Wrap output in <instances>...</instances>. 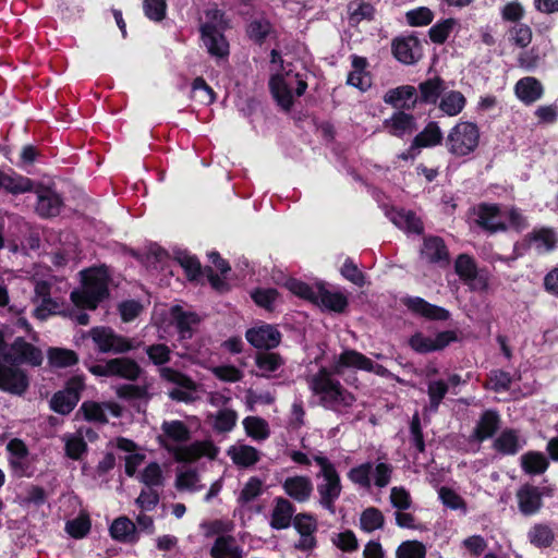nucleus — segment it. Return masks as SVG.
Returning a JSON list of instances; mask_svg holds the SVG:
<instances>
[{
    "instance_id": "nucleus-42",
    "label": "nucleus",
    "mask_w": 558,
    "mask_h": 558,
    "mask_svg": "<svg viewBox=\"0 0 558 558\" xmlns=\"http://www.w3.org/2000/svg\"><path fill=\"white\" fill-rule=\"evenodd\" d=\"M527 538L536 548H548L555 541V533L549 525L536 523L529 530Z\"/></svg>"
},
{
    "instance_id": "nucleus-1",
    "label": "nucleus",
    "mask_w": 558,
    "mask_h": 558,
    "mask_svg": "<svg viewBox=\"0 0 558 558\" xmlns=\"http://www.w3.org/2000/svg\"><path fill=\"white\" fill-rule=\"evenodd\" d=\"M81 288L71 292L70 299L81 310L95 311L110 298L111 274L105 264L80 271Z\"/></svg>"
},
{
    "instance_id": "nucleus-39",
    "label": "nucleus",
    "mask_w": 558,
    "mask_h": 558,
    "mask_svg": "<svg viewBox=\"0 0 558 558\" xmlns=\"http://www.w3.org/2000/svg\"><path fill=\"white\" fill-rule=\"evenodd\" d=\"M245 32L250 40L255 45L262 46L274 32V27L267 17L262 16L247 23Z\"/></svg>"
},
{
    "instance_id": "nucleus-33",
    "label": "nucleus",
    "mask_w": 558,
    "mask_h": 558,
    "mask_svg": "<svg viewBox=\"0 0 558 558\" xmlns=\"http://www.w3.org/2000/svg\"><path fill=\"white\" fill-rule=\"evenodd\" d=\"M171 315L181 339H191L193 336L192 326L198 324L197 314L185 312L179 305L171 308Z\"/></svg>"
},
{
    "instance_id": "nucleus-47",
    "label": "nucleus",
    "mask_w": 558,
    "mask_h": 558,
    "mask_svg": "<svg viewBox=\"0 0 558 558\" xmlns=\"http://www.w3.org/2000/svg\"><path fill=\"white\" fill-rule=\"evenodd\" d=\"M78 403V397L73 398L63 390L53 393L49 401L50 409L61 415L70 414Z\"/></svg>"
},
{
    "instance_id": "nucleus-6",
    "label": "nucleus",
    "mask_w": 558,
    "mask_h": 558,
    "mask_svg": "<svg viewBox=\"0 0 558 558\" xmlns=\"http://www.w3.org/2000/svg\"><path fill=\"white\" fill-rule=\"evenodd\" d=\"M2 360L20 367L23 364L39 367L44 362V354L41 349L27 342L24 337H16L13 342L8 345L5 353H2Z\"/></svg>"
},
{
    "instance_id": "nucleus-10",
    "label": "nucleus",
    "mask_w": 558,
    "mask_h": 558,
    "mask_svg": "<svg viewBox=\"0 0 558 558\" xmlns=\"http://www.w3.org/2000/svg\"><path fill=\"white\" fill-rule=\"evenodd\" d=\"M549 492L547 487H538L530 483L522 484L515 493L520 513L524 517L538 513L544 507L543 497L549 496Z\"/></svg>"
},
{
    "instance_id": "nucleus-58",
    "label": "nucleus",
    "mask_w": 558,
    "mask_h": 558,
    "mask_svg": "<svg viewBox=\"0 0 558 558\" xmlns=\"http://www.w3.org/2000/svg\"><path fill=\"white\" fill-rule=\"evenodd\" d=\"M292 524L300 535L310 536L311 533H316L318 530L317 519L310 512L296 513Z\"/></svg>"
},
{
    "instance_id": "nucleus-21",
    "label": "nucleus",
    "mask_w": 558,
    "mask_h": 558,
    "mask_svg": "<svg viewBox=\"0 0 558 558\" xmlns=\"http://www.w3.org/2000/svg\"><path fill=\"white\" fill-rule=\"evenodd\" d=\"M274 508L270 515V526L274 530H286L293 522L295 506L284 497L274 499Z\"/></svg>"
},
{
    "instance_id": "nucleus-9",
    "label": "nucleus",
    "mask_w": 558,
    "mask_h": 558,
    "mask_svg": "<svg viewBox=\"0 0 558 558\" xmlns=\"http://www.w3.org/2000/svg\"><path fill=\"white\" fill-rule=\"evenodd\" d=\"M29 388L27 372L13 363L0 361V390L14 396H23Z\"/></svg>"
},
{
    "instance_id": "nucleus-63",
    "label": "nucleus",
    "mask_w": 558,
    "mask_h": 558,
    "mask_svg": "<svg viewBox=\"0 0 558 558\" xmlns=\"http://www.w3.org/2000/svg\"><path fill=\"white\" fill-rule=\"evenodd\" d=\"M177 260L184 269L187 280L195 281L202 275V265L196 256L184 253L180 254Z\"/></svg>"
},
{
    "instance_id": "nucleus-30",
    "label": "nucleus",
    "mask_w": 558,
    "mask_h": 558,
    "mask_svg": "<svg viewBox=\"0 0 558 558\" xmlns=\"http://www.w3.org/2000/svg\"><path fill=\"white\" fill-rule=\"evenodd\" d=\"M62 206V197L56 192L47 190L38 195L36 213L44 218L56 217L60 214Z\"/></svg>"
},
{
    "instance_id": "nucleus-56",
    "label": "nucleus",
    "mask_w": 558,
    "mask_h": 558,
    "mask_svg": "<svg viewBox=\"0 0 558 558\" xmlns=\"http://www.w3.org/2000/svg\"><path fill=\"white\" fill-rule=\"evenodd\" d=\"M512 384V376L509 372L502 369H494L488 375V380L484 385L486 389L494 392L508 391Z\"/></svg>"
},
{
    "instance_id": "nucleus-37",
    "label": "nucleus",
    "mask_w": 558,
    "mask_h": 558,
    "mask_svg": "<svg viewBox=\"0 0 558 558\" xmlns=\"http://www.w3.org/2000/svg\"><path fill=\"white\" fill-rule=\"evenodd\" d=\"M161 430L163 435L160 437H165L173 442L185 444L192 438L190 428L180 420L163 421L161 424ZM162 441L166 444L165 439H162Z\"/></svg>"
},
{
    "instance_id": "nucleus-4",
    "label": "nucleus",
    "mask_w": 558,
    "mask_h": 558,
    "mask_svg": "<svg viewBox=\"0 0 558 558\" xmlns=\"http://www.w3.org/2000/svg\"><path fill=\"white\" fill-rule=\"evenodd\" d=\"M480 144V129L476 123L460 121L452 126L446 137L447 150L456 157H466Z\"/></svg>"
},
{
    "instance_id": "nucleus-38",
    "label": "nucleus",
    "mask_w": 558,
    "mask_h": 558,
    "mask_svg": "<svg viewBox=\"0 0 558 558\" xmlns=\"http://www.w3.org/2000/svg\"><path fill=\"white\" fill-rule=\"evenodd\" d=\"M228 456L235 465L241 468L253 466L260 459L258 450L250 445L231 446L228 450Z\"/></svg>"
},
{
    "instance_id": "nucleus-20",
    "label": "nucleus",
    "mask_w": 558,
    "mask_h": 558,
    "mask_svg": "<svg viewBox=\"0 0 558 558\" xmlns=\"http://www.w3.org/2000/svg\"><path fill=\"white\" fill-rule=\"evenodd\" d=\"M384 101L399 110H411L417 104L416 88L412 85H402L389 89L384 95Z\"/></svg>"
},
{
    "instance_id": "nucleus-64",
    "label": "nucleus",
    "mask_w": 558,
    "mask_h": 558,
    "mask_svg": "<svg viewBox=\"0 0 558 558\" xmlns=\"http://www.w3.org/2000/svg\"><path fill=\"white\" fill-rule=\"evenodd\" d=\"M426 548L423 543L418 541H404L397 550L396 558H425Z\"/></svg>"
},
{
    "instance_id": "nucleus-51",
    "label": "nucleus",
    "mask_w": 558,
    "mask_h": 558,
    "mask_svg": "<svg viewBox=\"0 0 558 558\" xmlns=\"http://www.w3.org/2000/svg\"><path fill=\"white\" fill-rule=\"evenodd\" d=\"M360 525L363 531L368 533L383 529L385 525V517L378 508L368 507L361 513Z\"/></svg>"
},
{
    "instance_id": "nucleus-36",
    "label": "nucleus",
    "mask_w": 558,
    "mask_h": 558,
    "mask_svg": "<svg viewBox=\"0 0 558 558\" xmlns=\"http://www.w3.org/2000/svg\"><path fill=\"white\" fill-rule=\"evenodd\" d=\"M47 359L52 368H66L76 365L80 361L78 354L66 348L50 347L47 350Z\"/></svg>"
},
{
    "instance_id": "nucleus-34",
    "label": "nucleus",
    "mask_w": 558,
    "mask_h": 558,
    "mask_svg": "<svg viewBox=\"0 0 558 558\" xmlns=\"http://www.w3.org/2000/svg\"><path fill=\"white\" fill-rule=\"evenodd\" d=\"M269 89L272 97L284 111H290L293 106V95L291 88L280 75L271 76Z\"/></svg>"
},
{
    "instance_id": "nucleus-17",
    "label": "nucleus",
    "mask_w": 558,
    "mask_h": 558,
    "mask_svg": "<svg viewBox=\"0 0 558 558\" xmlns=\"http://www.w3.org/2000/svg\"><path fill=\"white\" fill-rule=\"evenodd\" d=\"M313 488L312 480L305 475L289 476L282 482L284 494L299 504L311 498Z\"/></svg>"
},
{
    "instance_id": "nucleus-3",
    "label": "nucleus",
    "mask_w": 558,
    "mask_h": 558,
    "mask_svg": "<svg viewBox=\"0 0 558 558\" xmlns=\"http://www.w3.org/2000/svg\"><path fill=\"white\" fill-rule=\"evenodd\" d=\"M313 460L320 466L317 477H323V482L317 484L319 495V505L331 514L336 512V501L341 495L342 484L340 475L335 464L325 456L316 454Z\"/></svg>"
},
{
    "instance_id": "nucleus-50",
    "label": "nucleus",
    "mask_w": 558,
    "mask_h": 558,
    "mask_svg": "<svg viewBox=\"0 0 558 558\" xmlns=\"http://www.w3.org/2000/svg\"><path fill=\"white\" fill-rule=\"evenodd\" d=\"M113 329L107 326H97L89 330V337L100 353H111L113 344L111 341Z\"/></svg>"
},
{
    "instance_id": "nucleus-57",
    "label": "nucleus",
    "mask_w": 558,
    "mask_h": 558,
    "mask_svg": "<svg viewBox=\"0 0 558 558\" xmlns=\"http://www.w3.org/2000/svg\"><path fill=\"white\" fill-rule=\"evenodd\" d=\"M456 25V20L452 17L442 20L434 24L429 31L428 36L432 43L442 45L448 39L450 33Z\"/></svg>"
},
{
    "instance_id": "nucleus-61",
    "label": "nucleus",
    "mask_w": 558,
    "mask_h": 558,
    "mask_svg": "<svg viewBox=\"0 0 558 558\" xmlns=\"http://www.w3.org/2000/svg\"><path fill=\"white\" fill-rule=\"evenodd\" d=\"M168 4L166 0H143L145 16L153 22H161L167 16Z\"/></svg>"
},
{
    "instance_id": "nucleus-7",
    "label": "nucleus",
    "mask_w": 558,
    "mask_h": 558,
    "mask_svg": "<svg viewBox=\"0 0 558 558\" xmlns=\"http://www.w3.org/2000/svg\"><path fill=\"white\" fill-rule=\"evenodd\" d=\"M459 341L458 331L453 329L438 331L434 338L422 331L414 332L408 340V344L415 353L428 354L445 350L451 343Z\"/></svg>"
},
{
    "instance_id": "nucleus-25",
    "label": "nucleus",
    "mask_w": 558,
    "mask_h": 558,
    "mask_svg": "<svg viewBox=\"0 0 558 558\" xmlns=\"http://www.w3.org/2000/svg\"><path fill=\"white\" fill-rule=\"evenodd\" d=\"M350 367L367 372L373 369V361L356 350L347 349L339 355L332 373L340 374L342 368Z\"/></svg>"
},
{
    "instance_id": "nucleus-31",
    "label": "nucleus",
    "mask_w": 558,
    "mask_h": 558,
    "mask_svg": "<svg viewBox=\"0 0 558 558\" xmlns=\"http://www.w3.org/2000/svg\"><path fill=\"white\" fill-rule=\"evenodd\" d=\"M493 447L502 456L517 454L522 448L518 430L514 428H505L494 440Z\"/></svg>"
},
{
    "instance_id": "nucleus-41",
    "label": "nucleus",
    "mask_w": 558,
    "mask_h": 558,
    "mask_svg": "<svg viewBox=\"0 0 558 558\" xmlns=\"http://www.w3.org/2000/svg\"><path fill=\"white\" fill-rule=\"evenodd\" d=\"M548 466V460L539 451H529L521 456V468L529 475L543 474Z\"/></svg>"
},
{
    "instance_id": "nucleus-22",
    "label": "nucleus",
    "mask_w": 558,
    "mask_h": 558,
    "mask_svg": "<svg viewBox=\"0 0 558 558\" xmlns=\"http://www.w3.org/2000/svg\"><path fill=\"white\" fill-rule=\"evenodd\" d=\"M384 126L392 136L402 138L405 134H411L417 129L415 117L407 113L404 110H398L389 119L384 121Z\"/></svg>"
},
{
    "instance_id": "nucleus-48",
    "label": "nucleus",
    "mask_w": 558,
    "mask_h": 558,
    "mask_svg": "<svg viewBox=\"0 0 558 558\" xmlns=\"http://www.w3.org/2000/svg\"><path fill=\"white\" fill-rule=\"evenodd\" d=\"M243 426L248 437L256 440H265L269 437V427L266 420L259 416H246Z\"/></svg>"
},
{
    "instance_id": "nucleus-24",
    "label": "nucleus",
    "mask_w": 558,
    "mask_h": 558,
    "mask_svg": "<svg viewBox=\"0 0 558 558\" xmlns=\"http://www.w3.org/2000/svg\"><path fill=\"white\" fill-rule=\"evenodd\" d=\"M350 367L367 372L373 369V361L356 350L347 349L339 355L332 373L340 374L342 368Z\"/></svg>"
},
{
    "instance_id": "nucleus-59",
    "label": "nucleus",
    "mask_w": 558,
    "mask_h": 558,
    "mask_svg": "<svg viewBox=\"0 0 558 558\" xmlns=\"http://www.w3.org/2000/svg\"><path fill=\"white\" fill-rule=\"evenodd\" d=\"M263 494V481L257 476H251L242 488L238 502L247 505Z\"/></svg>"
},
{
    "instance_id": "nucleus-55",
    "label": "nucleus",
    "mask_w": 558,
    "mask_h": 558,
    "mask_svg": "<svg viewBox=\"0 0 558 558\" xmlns=\"http://www.w3.org/2000/svg\"><path fill=\"white\" fill-rule=\"evenodd\" d=\"M349 20L352 24H359L363 20L372 21L375 15V8L369 2H350L348 5Z\"/></svg>"
},
{
    "instance_id": "nucleus-8",
    "label": "nucleus",
    "mask_w": 558,
    "mask_h": 558,
    "mask_svg": "<svg viewBox=\"0 0 558 558\" xmlns=\"http://www.w3.org/2000/svg\"><path fill=\"white\" fill-rule=\"evenodd\" d=\"M159 444L172 452L175 461L180 463H192L202 457L215 460L219 453V448L211 440H196L189 446L170 447L159 437Z\"/></svg>"
},
{
    "instance_id": "nucleus-2",
    "label": "nucleus",
    "mask_w": 558,
    "mask_h": 558,
    "mask_svg": "<svg viewBox=\"0 0 558 558\" xmlns=\"http://www.w3.org/2000/svg\"><path fill=\"white\" fill-rule=\"evenodd\" d=\"M332 373L327 367H320L308 380L310 389L320 397V404L328 409L336 405L352 407L355 397L348 391L339 380L331 377Z\"/></svg>"
},
{
    "instance_id": "nucleus-28",
    "label": "nucleus",
    "mask_w": 558,
    "mask_h": 558,
    "mask_svg": "<svg viewBox=\"0 0 558 558\" xmlns=\"http://www.w3.org/2000/svg\"><path fill=\"white\" fill-rule=\"evenodd\" d=\"M390 220L399 229L407 232L415 234H422L424 232L423 221L413 210H407L404 208L393 209L390 213Z\"/></svg>"
},
{
    "instance_id": "nucleus-40",
    "label": "nucleus",
    "mask_w": 558,
    "mask_h": 558,
    "mask_svg": "<svg viewBox=\"0 0 558 558\" xmlns=\"http://www.w3.org/2000/svg\"><path fill=\"white\" fill-rule=\"evenodd\" d=\"M466 106L465 96L459 90L445 92L438 104V108L448 117H456L463 111Z\"/></svg>"
},
{
    "instance_id": "nucleus-16",
    "label": "nucleus",
    "mask_w": 558,
    "mask_h": 558,
    "mask_svg": "<svg viewBox=\"0 0 558 558\" xmlns=\"http://www.w3.org/2000/svg\"><path fill=\"white\" fill-rule=\"evenodd\" d=\"M245 337L246 340L256 349L270 350L278 347L281 341L280 331L271 325L251 328L246 331Z\"/></svg>"
},
{
    "instance_id": "nucleus-15",
    "label": "nucleus",
    "mask_w": 558,
    "mask_h": 558,
    "mask_svg": "<svg viewBox=\"0 0 558 558\" xmlns=\"http://www.w3.org/2000/svg\"><path fill=\"white\" fill-rule=\"evenodd\" d=\"M201 38L210 56L225 58L229 56V43L217 25L206 22L199 27Z\"/></svg>"
},
{
    "instance_id": "nucleus-18",
    "label": "nucleus",
    "mask_w": 558,
    "mask_h": 558,
    "mask_svg": "<svg viewBox=\"0 0 558 558\" xmlns=\"http://www.w3.org/2000/svg\"><path fill=\"white\" fill-rule=\"evenodd\" d=\"M500 424L501 418L498 411L490 409L485 410L481 414L471 438L475 441L483 442L495 436L500 428Z\"/></svg>"
},
{
    "instance_id": "nucleus-43",
    "label": "nucleus",
    "mask_w": 558,
    "mask_h": 558,
    "mask_svg": "<svg viewBox=\"0 0 558 558\" xmlns=\"http://www.w3.org/2000/svg\"><path fill=\"white\" fill-rule=\"evenodd\" d=\"M33 187L34 183L29 178L16 173L9 174L3 171L2 191L19 195L31 192Z\"/></svg>"
},
{
    "instance_id": "nucleus-26",
    "label": "nucleus",
    "mask_w": 558,
    "mask_h": 558,
    "mask_svg": "<svg viewBox=\"0 0 558 558\" xmlns=\"http://www.w3.org/2000/svg\"><path fill=\"white\" fill-rule=\"evenodd\" d=\"M446 82L445 80L436 75L434 77L427 78L421 82L417 86L416 92L418 90L420 96L417 97V102L427 104V105H437L439 97L446 92Z\"/></svg>"
},
{
    "instance_id": "nucleus-53",
    "label": "nucleus",
    "mask_w": 558,
    "mask_h": 558,
    "mask_svg": "<svg viewBox=\"0 0 558 558\" xmlns=\"http://www.w3.org/2000/svg\"><path fill=\"white\" fill-rule=\"evenodd\" d=\"M341 276L359 288H363L366 283L365 274L359 268L357 264L351 258L347 257L340 267Z\"/></svg>"
},
{
    "instance_id": "nucleus-14",
    "label": "nucleus",
    "mask_w": 558,
    "mask_h": 558,
    "mask_svg": "<svg viewBox=\"0 0 558 558\" xmlns=\"http://www.w3.org/2000/svg\"><path fill=\"white\" fill-rule=\"evenodd\" d=\"M395 58L403 64H415L422 57V45L414 35L396 37L391 43Z\"/></svg>"
},
{
    "instance_id": "nucleus-45",
    "label": "nucleus",
    "mask_w": 558,
    "mask_h": 558,
    "mask_svg": "<svg viewBox=\"0 0 558 558\" xmlns=\"http://www.w3.org/2000/svg\"><path fill=\"white\" fill-rule=\"evenodd\" d=\"M286 288L295 296L315 304L318 294V283L315 287L296 278H289Z\"/></svg>"
},
{
    "instance_id": "nucleus-27",
    "label": "nucleus",
    "mask_w": 558,
    "mask_h": 558,
    "mask_svg": "<svg viewBox=\"0 0 558 558\" xmlns=\"http://www.w3.org/2000/svg\"><path fill=\"white\" fill-rule=\"evenodd\" d=\"M111 377H118L129 381H136L143 369L140 364L131 357H113L109 360Z\"/></svg>"
},
{
    "instance_id": "nucleus-12",
    "label": "nucleus",
    "mask_w": 558,
    "mask_h": 558,
    "mask_svg": "<svg viewBox=\"0 0 558 558\" xmlns=\"http://www.w3.org/2000/svg\"><path fill=\"white\" fill-rule=\"evenodd\" d=\"M476 215V225L489 233L505 232L508 230L506 222L500 220L501 209L498 204L493 203H480L474 208Z\"/></svg>"
},
{
    "instance_id": "nucleus-44",
    "label": "nucleus",
    "mask_w": 558,
    "mask_h": 558,
    "mask_svg": "<svg viewBox=\"0 0 558 558\" xmlns=\"http://www.w3.org/2000/svg\"><path fill=\"white\" fill-rule=\"evenodd\" d=\"M88 446L82 435V428L76 434H71L65 437L64 451L65 456L74 461L82 460L83 456L87 453Z\"/></svg>"
},
{
    "instance_id": "nucleus-23",
    "label": "nucleus",
    "mask_w": 558,
    "mask_h": 558,
    "mask_svg": "<svg viewBox=\"0 0 558 558\" xmlns=\"http://www.w3.org/2000/svg\"><path fill=\"white\" fill-rule=\"evenodd\" d=\"M514 94L525 106H531L543 97L544 87L536 77L524 76L515 83Z\"/></svg>"
},
{
    "instance_id": "nucleus-5",
    "label": "nucleus",
    "mask_w": 558,
    "mask_h": 558,
    "mask_svg": "<svg viewBox=\"0 0 558 558\" xmlns=\"http://www.w3.org/2000/svg\"><path fill=\"white\" fill-rule=\"evenodd\" d=\"M454 271L460 280L473 292H486L489 288V272L486 268H477L475 259L465 253L458 255Z\"/></svg>"
},
{
    "instance_id": "nucleus-35",
    "label": "nucleus",
    "mask_w": 558,
    "mask_h": 558,
    "mask_svg": "<svg viewBox=\"0 0 558 558\" xmlns=\"http://www.w3.org/2000/svg\"><path fill=\"white\" fill-rule=\"evenodd\" d=\"M109 531L113 539L122 543H136L138 539L136 526L128 517L117 518Z\"/></svg>"
},
{
    "instance_id": "nucleus-13",
    "label": "nucleus",
    "mask_w": 558,
    "mask_h": 558,
    "mask_svg": "<svg viewBox=\"0 0 558 558\" xmlns=\"http://www.w3.org/2000/svg\"><path fill=\"white\" fill-rule=\"evenodd\" d=\"M421 257L429 264L446 268L450 264V253L445 240L438 235H428L423 240Z\"/></svg>"
},
{
    "instance_id": "nucleus-49",
    "label": "nucleus",
    "mask_w": 558,
    "mask_h": 558,
    "mask_svg": "<svg viewBox=\"0 0 558 558\" xmlns=\"http://www.w3.org/2000/svg\"><path fill=\"white\" fill-rule=\"evenodd\" d=\"M279 298V292L275 288H255L251 291V299L258 306L267 312H274L275 303Z\"/></svg>"
},
{
    "instance_id": "nucleus-52",
    "label": "nucleus",
    "mask_w": 558,
    "mask_h": 558,
    "mask_svg": "<svg viewBox=\"0 0 558 558\" xmlns=\"http://www.w3.org/2000/svg\"><path fill=\"white\" fill-rule=\"evenodd\" d=\"M213 428L215 432L222 434L231 432L238 421V413L232 409H221L214 416Z\"/></svg>"
},
{
    "instance_id": "nucleus-19",
    "label": "nucleus",
    "mask_w": 558,
    "mask_h": 558,
    "mask_svg": "<svg viewBox=\"0 0 558 558\" xmlns=\"http://www.w3.org/2000/svg\"><path fill=\"white\" fill-rule=\"evenodd\" d=\"M314 305L329 312L342 314L349 306V300L342 292L329 291L324 282H318V294Z\"/></svg>"
},
{
    "instance_id": "nucleus-60",
    "label": "nucleus",
    "mask_w": 558,
    "mask_h": 558,
    "mask_svg": "<svg viewBox=\"0 0 558 558\" xmlns=\"http://www.w3.org/2000/svg\"><path fill=\"white\" fill-rule=\"evenodd\" d=\"M438 497L442 505L451 510H462L463 512L468 510L465 500L450 487L441 486L438 490Z\"/></svg>"
},
{
    "instance_id": "nucleus-54",
    "label": "nucleus",
    "mask_w": 558,
    "mask_h": 558,
    "mask_svg": "<svg viewBox=\"0 0 558 558\" xmlns=\"http://www.w3.org/2000/svg\"><path fill=\"white\" fill-rule=\"evenodd\" d=\"M373 473V463L364 462L349 470L347 476L355 485L363 488H371V475Z\"/></svg>"
},
{
    "instance_id": "nucleus-46",
    "label": "nucleus",
    "mask_w": 558,
    "mask_h": 558,
    "mask_svg": "<svg viewBox=\"0 0 558 558\" xmlns=\"http://www.w3.org/2000/svg\"><path fill=\"white\" fill-rule=\"evenodd\" d=\"M80 413L83 414L84 420L87 422L99 424L108 423V417L105 412L104 403H99L92 400L84 401L81 404L76 415H78Z\"/></svg>"
},
{
    "instance_id": "nucleus-32",
    "label": "nucleus",
    "mask_w": 558,
    "mask_h": 558,
    "mask_svg": "<svg viewBox=\"0 0 558 558\" xmlns=\"http://www.w3.org/2000/svg\"><path fill=\"white\" fill-rule=\"evenodd\" d=\"M444 135L437 122L430 121L413 138V148L435 147L442 143Z\"/></svg>"
},
{
    "instance_id": "nucleus-62",
    "label": "nucleus",
    "mask_w": 558,
    "mask_h": 558,
    "mask_svg": "<svg viewBox=\"0 0 558 558\" xmlns=\"http://www.w3.org/2000/svg\"><path fill=\"white\" fill-rule=\"evenodd\" d=\"M255 364L259 369L272 373L283 365V359L279 353L258 352L255 357Z\"/></svg>"
},
{
    "instance_id": "nucleus-11",
    "label": "nucleus",
    "mask_w": 558,
    "mask_h": 558,
    "mask_svg": "<svg viewBox=\"0 0 558 558\" xmlns=\"http://www.w3.org/2000/svg\"><path fill=\"white\" fill-rule=\"evenodd\" d=\"M402 304L415 316L423 317L432 322H446L451 317V313L439 305L432 304L421 296H404Z\"/></svg>"
},
{
    "instance_id": "nucleus-29",
    "label": "nucleus",
    "mask_w": 558,
    "mask_h": 558,
    "mask_svg": "<svg viewBox=\"0 0 558 558\" xmlns=\"http://www.w3.org/2000/svg\"><path fill=\"white\" fill-rule=\"evenodd\" d=\"M526 239L532 245H534L538 253L551 252L558 242L555 230L548 227L533 229L526 235Z\"/></svg>"
}]
</instances>
